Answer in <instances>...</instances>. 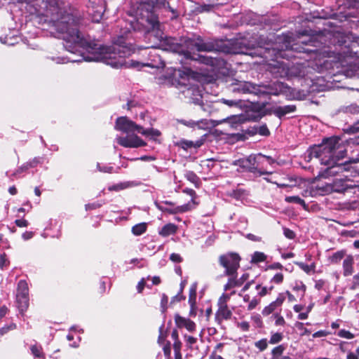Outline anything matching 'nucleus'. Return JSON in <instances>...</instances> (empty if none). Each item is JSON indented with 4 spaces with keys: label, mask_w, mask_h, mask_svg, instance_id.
<instances>
[{
    "label": "nucleus",
    "mask_w": 359,
    "mask_h": 359,
    "mask_svg": "<svg viewBox=\"0 0 359 359\" xmlns=\"http://www.w3.org/2000/svg\"><path fill=\"white\" fill-rule=\"evenodd\" d=\"M55 27L67 44L78 45L92 54V56L86 57L88 61H104L115 68H121L123 66L135 68L149 66V64H142L134 60H131L129 65H127L125 58L135 53V47L123 36H118L113 46H104L86 41L73 21L69 22L63 20H58L55 22Z\"/></svg>",
    "instance_id": "f257e3e1"
},
{
    "label": "nucleus",
    "mask_w": 359,
    "mask_h": 359,
    "mask_svg": "<svg viewBox=\"0 0 359 359\" xmlns=\"http://www.w3.org/2000/svg\"><path fill=\"white\" fill-rule=\"evenodd\" d=\"M140 26L145 29V38L149 41L148 46L144 48H156L161 46H164L165 50L182 53L184 55L186 51L184 50L183 46L177 43L176 39L163 36L158 16L154 12L147 10L144 13L141 11L140 17L136 20L135 25L131 24L135 30L140 29Z\"/></svg>",
    "instance_id": "f03ea898"
},
{
    "label": "nucleus",
    "mask_w": 359,
    "mask_h": 359,
    "mask_svg": "<svg viewBox=\"0 0 359 359\" xmlns=\"http://www.w3.org/2000/svg\"><path fill=\"white\" fill-rule=\"evenodd\" d=\"M336 141L337 136H332L324 138L320 144L310 146L304 154L305 161L310 162L315 158L319 159L322 165L332 163Z\"/></svg>",
    "instance_id": "7ed1b4c3"
},
{
    "label": "nucleus",
    "mask_w": 359,
    "mask_h": 359,
    "mask_svg": "<svg viewBox=\"0 0 359 359\" xmlns=\"http://www.w3.org/2000/svg\"><path fill=\"white\" fill-rule=\"evenodd\" d=\"M243 91L253 93L259 97H271V96L287 95L290 91V87L286 83L279 81L261 84L247 82L244 84Z\"/></svg>",
    "instance_id": "20e7f679"
},
{
    "label": "nucleus",
    "mask_w": 359,
    "mask_h": 359,
    "mask_svg": "<svg viewBox=\"0 0 359 359\" xmlns=\"http://www.w3.org/2000/svg\"><path fill=\"white\" fill-rule=\"evenodd\" d=\"M188 46L194 48L198 52H221L226 54H236L237 52L230 46L222 40L211 39L204 41L200 36L195 39H189L187 41Z\"/></svg>",
    "instance_id": "39448f33"
},
{
    "label": "nucleus",
    "mask_w": 359,
    "mask_h": 359,
    "mask_svg": "<svg viewBox=\"0 0 359 359\" xmlns=\"http://www.w3.org/2000/svg\"><path fill=\"white\" fill-rule=\"evenodd\" d=\"M358 162H359V158H352L343 163H339L334 161L332 163L327 165V168L324 170L319 172L318 176L314 177L313 180H318V177L328 178L330 177L340 175V174L344 172H349L351 169L355 171V168L352 167L351 164Z\"/></svg>",
    "instance_id": "423d86ee"
},
{
    "label": "nucleus",
    "mask_w": 359,
    "mask_h": 359,
    "mask_svg": "<svg viewBox=\"0 0 359 359\" xmlns=\"http://www.w3.org/2000/svg\"><path fill=\"white\" fill-rule=\"evenodd\" d=\"M240 256L233 252H229L219 256V264L224 268V275L233 276L237 274V270L240 267Z\"/></svg>",
    "instance_id": "0eeeda50"
},
{
    "label": "nucleus",
    "mask_w": 359,
    "mask_h": 359,
    "mask_svg": "<svg viewBox=\"0 0 359 359\" xmlns=\"http://www.w3.org/2000/svg\"><path fill=\"white\" fill-rule=\"evenodd\" d=\"M252 161L257 163V166L253 168L257 170L260 175H271L274 172L273 170H269L266 168L268 165L273 166L276 163V161L271 156L259 154L256 157L252 158L250 156L249 158L242 162L251 164Z\"/></svg>",
    "instance_id": "6e6552de"
},
{
    "label": "nucleus",
    "mask_w": 359,
    "mask_h": 359,
    "mask_svg": "<svg viewBox=\"0 0 359 359\" xmlns=\"http://www.w3.org/2000/svg\"><path fill=\"white\" fill-rule=\"evenodd\" d=\"M152 4V6L151 7L149 4L147 3H142L140 5V6L137 8V20L140 17V13L141 11L142 13H145V11L149 10L152 11L153 8H168L172 14L173 16L171 18V19H176L178 18L179 14L177 13V9L172 7L170 4V0H149Z\"/></svg>",
    "instance_id": "1a4fd4ad"
},
{
    "label": "nucleus",
    "mask_w": 359,
    "mask_h": 359,
    "mask_svg": "<svg viewBox=\"0 0 359 359\" xmlns=\"http://www.w3.org/2000/svg\"><path fill=\"white\" fill-rule=\"evenodd\" d=\"M115 129L126 133L135 131L139 133V130L142 129V126L136 124L126 116H121L116 120Z\"/></svg>",
    "instance_id": "9d476101"
},
{
    "label": "nucleus",
    "mask_w": 359,
    "mask_h": 359,
    "mask_svg": "<svg viewBox=\"0 0 359 359\" xmlns=\"http://www.w3.org/2000/svg\"><path fill=\"white\" fill-rule=\"evenodd\" d=\"M117 143L126 148H137L144 147L147 144L136 135L118 137L116 139Z\"/></svg>",
    "instance_id": "9b49d317"
},
{
    "label": "nucleus",
    "mask_w": 359,
    "mask_h": 359,
    "mask_svg": "<svg viewBox=\"0 0 359 359\" xmlns=\"http://www.w3.org/2000/svg\"><path fill=\"white\" fill-rule=\"evenodd\" d=\"M196 57L192 56L191 53L188 50H186V53H184V57L187 59H191L192 60L198 61L202 64H205L212 67H215L219 64V61L216 57L205 56L200 54L196 55Z\"/></svg>",
    "instance_id": "f8f14e48"
},
{
    "label": "nucleus",
    "mask_w": 359,
    "mask_h": 359,
    "mask_svg": "<svg viewBox=\"0 0 359 359\" xmlns=\"http://www.w3.org/2000/svg\"><path fill=\"white\" fill-rule=\"evenodd\" d=\"M175 323L178 328H185L189 332H194L196 330V323L190 320L180 316L179 314L175 315Z\"/></svg>",
    "instance_id": "ddd939ff"
},
{
    "label": "nucleus",
    "mask_w": 359,
    "mask_h": 359,
    "mask_svg": "<svg viewBox=\"0 0 359 359\" xmlns=\"http://www.w3.org/2000/svg\"><path fill=\"white\" fill-rule=\"evenodd\" d=\"M248 278V273H243L239 278H236V274L233 276H229L227 283L224 286V290L226 291L231 288L241 286Z\"/></svg>",
    "instance_id": "4468645a"
},
{
    "label": "nucleus",
    "mask_w": 359,
    "mask_h": 359,
    "mask_svg": "<svg viewBox=\"0 0 359 359\" xmlns=\"http://www.w3.org/2000/svg\"><path fill=\"white\" fill-rule=\"evenodd\" d=\"M232 311L227 305H218V309L215 313V320L219 323L223 320H229L231 318Z\"/></svg>",
    "instance_id": "2eb2a0df"
},
{
    "label": "nucleus",
    "mask_w": 359,
    "mask_h": 359,
    "mask_svg": "<svg viewBox=\"0 0 359 359\" xmlns=\"http://www.w3.org/2000/svg\"><path fill=\"white\" fill-rule=\"evenodd\" d=\"M297 110V107L294 104H289L285 106H279L273 109V114L281 119L286 114L294 112Z\"/></svg>",
    "instance_id": "dca6fc26"
},
{
    "label": "nucleus",
    "mask_w": 359,
    "mask_h": 359,
    "mask_svg": "<svg viewBox=\"0 0 359 359\" xmlns=\"http://www.w3.org/2000/svg\"><path fill=\"white\" fill-rule=\"evenodd\" d=\"M354 265V257L351 255L345 257L342 263L343 275L346 277L353 274Z\"/></svg>",
    "instance_id": "f3484780"
},
{
    "label": "nucleus",
    "mask_w": 359,
    "mask_h": 359,
    "mask_svg": "<svg viewBox=\"0 0 359 359\" xmlns=\"http://www.w3.org/2000/svg\"><path fill=\"white\" fill-rule=\"evenodd\" d=\"M340 138L337 137V144L334 148V151L333 152V161H334L338 162L340 159L344 158L346 155L347 151L345 148V146L344 144H341L340 143Z\"/></svg>",
    "instance_id": "a211bd4d"
},
{
    "label": "nucleus",
    "mask_w": 359,
    "mask_h": 359,
    "mask_svg": "<svg viewBox=\"0 0 359 359\" xmlns=\"http://www.w3.org/2000/svg\"><path fill=\"white\" fill-rule=\"evenodd\" d=\"M302 43H305L306 46H307V47L302 48V52L307 53H318V49L317 48V47H318V46L317 45V43H318V41H316L315 38H311L307 43L304 41H302Z\"/></svg>",
    "instance_id": "6ab92c4d"
},
{
    "label": "nucleus",
    "mask_w": 359,
    "mask_h": 359,
    "mask_svg": "<svg viewBox=\"0 0 359 359\" xmlns=\"http://www.w3.org/2000/svg\"><path fill=\"white\" fill-rule=\"evenodd\" d=\"M204 143L203 140H197L196 142L192 141L181 140L179 142H177V145L182 147L184 150H187L188 149L194 147L199 148Z\"/></svg>",
    "instance_id": "aec40b11"
},
{
    "label": "nucleus",
    "mask_w": 359,
    "mask_h": 359,
    "mask_svg": "<svg viewBox=\"0 0 359 359\" xmlns=\"http://www.w3.org/2000/svg\"><path fill=\"white\" fill-rule=\"evenodd\" d=\"M285 346L283 344L274 347L271 351V359H292L288 355H283V353L285 351Z\"/></svg>",
    "instance_id": "412c9836"
},
{
    "label": "nucleus",
    "mask_w": 359,
    "mask_h": 359,
    "mask_svg": "<svg viewBox=\"0 0 359 359\" xmlns=\"http://www.w3.org/2000/svg\"><path fill=\"white\" fill-rule=\"evenodd\" d=\"M138 185L137 183L133 184V182H120L118 183H116L113 185H110L108 187V190L109 191H120L121 190L126 189L128 187H130L132 186H137Z\"/></svg>",
    "instance_id": "4be33fe9"
},
{
    "label": "nucleus",
    "mask_w": 359,
    "mask_h": 359,
    "mask_svg": "<svg viewBox=\"0 0 359 359\" xmlns=\"http://www.w3.org/2000/svg\"><path fill=\"white\" fill-rule=\"evenodd\" d=\"M16 302L19 311L22 313L27 311L29 306V296L16 295Z\"/></svg>",
    "instance_id": "5701e85b"
},
{
    "label": "nucleus",
    "mask_w": 359,
    "mask_h": 359,
    "mask_svg": "<svg viewBox=\"0 0 359 359\" xmlns=\"http://www.w3.org/2000/svg\"><path fill=\"white\" fill-rule=\"evenodd\" d=\"M177 231V226L174 224H167L164 225L159 231V234L163 237H167L170 235L175 234Z\"/></svg>",
    "instance_id": "b1692460"
},
{
    "label": "nucleus",
    "mask_w": 359,
    "mask_h": 359,
    "mask_svg": "<svg viewBox=\"0 0 359 359\" xmlns=\"http://www.w3.org/2000/svg\"><path fill=\"white\" fill-rule=\"evenodd\" d=\"M16 295L29 296V287L26 280H20L18 282Z\"/></svg>",
    "instance_id": "393cba45"
},
{
    "label": "nucleus",
    "mask_w": 359,
    "mask_h": 359,
    "mask_svg": "<svg viewBox=\"0 0 359 359\" xmlns=\"http://www.w3.org/2000/svg\"><path fill=\"white\" fill-rule=\"evenodd\" d=\"M197 203L194 198H191L190 201L182 205L177 206V214L184 213L191 210L195 208Z\"/></svg>",
    "instance_id": "a878e982"
},
{
    "label": "nucleus",
    "mask_w": 359,
    "mask_h": 359,
    "mask_svg": "<svg viewBox=\"0 0 359 359\" xmlns=\"http://www.w3.org/2000/svg\"><path fill=\"white\" fill-rule=\"evenodd\" d=\"M266 258L267 256L264 252L256 251L252 255L251 262L255 264L263 262L266 260Z\"/></svg>",
    "instance_id": "bb28decb"
},
{
    "label": "nucleus",
    "mask_w": 359,
    "mask_h": 359,
    "mask_svg": "<svg viewBox=\"0 0 359 359\" xmlns=\"http://www.w3.org/2000/svg\"><path fill=\"white\" fill-rule=\"evenodd\" d=\"M346 250H341L334 252L330 258L332 264H338L342 259L346 257Z\"/></svg>",
    "instance_id": "cd10ccee"
},
{
    "label": "nucleus",
    "mask_w": 359,
    "mask_h": 359,
    "mask_svg": "<svg viewBox=\"0 0 359 359\" xmlns=\"http://www.w3.org/2000/svg\"><path fill=\"white\" fill-rule=\"evenodd\" d=\"M139 133L144 135V136H151V137H159L161 135V132L154 128H149L144 129L142 126V129L139 130Z\"/></svg>",
    "instance_id": "c85d7f7f"
},
{
    "label": "nucleus",
    "mask_w": 359,
    "mask_h": 359,
    "mask_svg": "<svg viewBox=\"0 0 359 359\" xmlns=\"http://www.w3.org/2000/svg\"><path fill=\"white\" fill-rule=\"evenodd\" d=\"M147 230L146 223H140L135 224L132 228V232L135 236H140L144 233Z\"/></svg>",
    "instance_id": "c756f323"
},
{
    "label": "nucleus",
    "mask_w": 359,
    "mask_h": 359,
    "mask_svg": "<svg viewBox=\"0 0 359 359\" xmlns=\"http://www.w3.org/2000/svg\"><path fill=\"white\" fill-rule=\"evenodd\" d=\"M341 111L346 114H359V106L356 104H351L348 106H344Z\"/></svg>",
    "instance_id": "7c9ffc66"
},
{
    "label": "nucleus",
    "mask_w": 359,
    "mask_h": 359,
    "mask_svg": "<svg viewBox=\"0 0 359 359\" xmlns=\"http://www.w3.org/2000/svg\"><path fill=\"white\" fill-rule=\"evenodd\" d=\"M350 48L349 53L350 55L354 54L358 55L359 54V36H357L355 38L353 41H351L350 46H348Z\"/></svg>",
    "instance_id": "2f4dec72"
},
{
    "label": "nucleus",
    "mask_w": 359,
    "mask_h": 359,
    "mask_svg": "<svg viewBox=\"0 0 359 359\" xmlns=\"http://www.w3.org/2000/svg\"><path fill=\"white\" fill-rule=\"evenodd\" d=\"M30 350H31V353L33 354V355L35 358H44V354L42 351V348L41 346H38L36 344L32 345L30 347Z\"/></svg>",
    "instance_id": "473e14b6"
},
{
    "label": "nucleus",
    "mask_w": 359,
    "mask_h": 359,
    "mask_svg": "<svg viewBox=\"0 0 359 359\" xmlns=\"http://www.w3.org/2000/svg\"><path fill=\"white\" fill-rule=\"evenodd\" d=\"M285 201L287 203H297V204L302 205L303 206L306 205L305 201L297 196H287V197H285Z\"/></svg>",
    "instance_id": "72a5a7b5"
},
{
    "label": "nucleus",
    "mask_w": 359,
    "mask_h": 359,
    "mask_svg": "<svg viewBox=\"0 0 359 359\" xmlns=\"http://www.w3.org/2000/svg\"><path fill=\"white\" fill-rule=\"evenodd\" d=\"M257 134L262 136L268 137L271 135V132L268 128L266 124H263L262 126H257Z\"/></svg>",
    "instance_id": "f704fd0d"
},
{
    "label": "nucleus",
    "mask_w": 359,
    "mask_h": 359,
    "mask_svg": "<svg viewBox=\"0 0 359 359\" xmlns=\"http://www.w3.org/2000/svg\"><path fill=\"white\" fill-rule=\"evenodd\" d=\"M283 335L280 332L272 333L269 340V343L271 344H276L282 341Z\"/></svg>",
    "instance_id": "c9c22d12"
},
{
    "label": "nucleus",
    "mask_w": 359,
    "mask_h": 359,
    "mask_svg": "<svg viewBox=\"0 0 359 359\" xmlns=\"http://www.w3.org/2000/svg\"><path fill=\"white\" fill-rule=\"evenodd\" d=\"M295 264L306 273H309L311 271L314 270L315 269V265L313 264L311 265L306 264L303 262H296Z\"/></svg>",
    "instance_id": "e433bc0d"
},
{
    "label": "nucleus",
    "mask_w": 359,
    "mask_h": 359,
    "mask_svg": "<svg viewBox=\"0 0 359 359\" xmlns=\"http://www.w3.org/2000/svg\"><path fill=\"white\" fill-rule=\"evenodd\" d=\"M255 346L259 349V351H264L268 346V341L266 339H262L255 343Z\"/></svg>",
    "instance_id": "4c0bfd02"
},
{
    "label": "nucleus",
    "mask_w": 359,
    "mask_h": 359,
    "mask_svg": "<svg viewBox=\"0 0 359 359\" xmlns=\"http://www.w3.org/2000/svg\"><path fill=\"white\" fill-rule=\"evenodd\" d=\"M196 284H194L189 291V302L191 304V306L192 307L194 305V301L196 299Z\"/></svg>",
    "instance_id": "58836bf2"
},
{
    "label": "nucleus",
    "mask_w": 359,
    "mask_h": 359,
    "mask_svg": "<svg viewBox=\"0 0 359 359\" xmlns=\"http://www.w3.org/2000/svg\"><path fill=\"white\" fill-rule=\"evenodd\" d=\"M284 276L282 273H276L270 280L271 283L280 285L283 282Z\"/></svg>",
    "instance_id": "ea45409f"
},
{
    "label": "nucleus",
    "mask_w": 359,
    "mask_h": 359,
    "mask_svg": "<svg viewBox=\"0 0 359 359\" xmlns=\"http://www.w3.org/2000/svg\"><path fill=\"white\" fill-rule=\"evenodd\" d=\"M233 294H235V291H233L230 294L223 293L218 300L217 305H227V302L230 299L231 295Z\"/></svg>",
    "instance_id": "a19ab883"
},
{
    "label": "nucleus",
    "mask_w": 359,
    "mask_h": 359,
    "mask_svg": "<svg viewBox=\"0 0 359 359\" xmlns=\"http://www.w3.org/2000/svg\"><path fill=\"white\" fill-rule=\"evenodd\" d=\"M311 189H313L314 187H316V194L324 195L327 191H329V188H327V187H318V185L315 186V183L316 181H311Z\"/></svg>",
    "instance_id": "79ce46f5"
},
{
    "label": "nucleus",
    "mask_w": 359,
    "mask_h": 359,
    "mask_svg": "<svg viewBox=\"0 0 359 359\" xmlns=\"http://www.w3.org/2000/svg\"><path fill=\"white\" fill-rule=\"evenodd\" d=\"M346 132L349 134L359 133V120L355 122L353 125L348 126L346 129Z\"/></svg>",
    "instance_id": "37998d69"
},
{
    "label": "nucleus",
    "mask_w": 359,
    "mask_h": 359,
    "mask_svg": "<svg viewBox=\"0 0 359 359\" xmlns=\"http://www.w3.org/2000/svg\"><path fill=\"white\" fill-rule=\"evenodd\" d=\"M337 335L339 337H341V338H345V339H351L353 338H354V334L353 333H351L350 331L348 330H340L338 333H337Z\"/></svg>",
    "instance_id": "c03bdc74"
},
{
    "label": "nucleus",
    "mask_w": 359,
    "mask_h": 359,
    "mask_svg": "<svg viewBox=\"0 0 359 359\" xmlns=\"http://www.w3.org/2000/svg\"><path fill=\"white\" fill-rule=\"evenodd\" d=\"M213 7L214 6L212 4H203L197 6L196 8V11L199 13L209 12L212 9Z\"/></svg>",
    "instance_id": "a18cd8bd"
},
{
    "label": "nucleus",
    "mask_w": 359,
    "mask_h": 359,
    "mask_svg": "<svg viewBox=\"0 0 359 359\" xmlns=\"http://www.w3.org/2000/svg\"><path fill=\"white\" fill-rule=\"evenodd\" d=\"M306 289V285L302 281H296L294 283V285L293 286V290L294 291H299V290H301L303 292V295L305 293Z\"/></svg>",
    "instance_id": "49530a36"
},
{
    "label": "nucleus",
    "mask_w": 359,
    "mask_h": 359,
    "mask_svg": "<svg viewBox=\"0 0 359 359\" xmlns=\"http://www.w3.org/2000/svg\"><path fill=\"white\" fill-rule=\"evenodd\" d=\"M255 289H256V290H257V292H258L257 294L259 297H264V296L266 295L267 294H269L268 287L266 286L262 287L261 285L258 284L256 285Z\"/></svg>",
    "instance_id": "de8ad7c7"
},
{
    "label": "nucleus",
    "mask_w": 359,
    "mask_h": 359,
    "mask_svg": "<svg viewBox=\"0 0 359 359\" xmlns=\"http://www.w3.org/2000/svg\"><path fill=\"white\" fill-rule=\"evenodd\" d=\"M184 340L186 341V344H187V346L189 347V348H191L192 346L196 343L197 341V339L194 337H191V336H188L187 334H185L184 336Z\"/></svg>",
    "instance_id": "09e8293b"
},
{
    "label": "nucleus",
    "mask_w": 359,
    "mask_h": 359,
    "mask_svg": "<svg viewBox=\"0 0 359 359\" xmlns=\"http://www.w3.org/2000/svg\"><path fill=\"white\" fill-rule=\"evenodd\" d=\"M252 321L255 323L256 327H259L262 325V318L259 314H254L251 317Z\"/></svg>",
    "instance_id": "8fccbe9b"
},
{
    "label": "nucleus",
    "mask_w": 359,
    "mask_h": 359,
    "mask_svg": "<svg viewBox=\"0 0 359 359\" xmlns=\"http://www.w3.org/2000/svg\"><path fill=\"white\" fill-rule=\"evenodd\" d=\"M359 287V273L353 276L352 284L350 286V289L355 290Z\"/></svg>",
    "instance_id": "3c124183"
},
{
    "label": "nucleus",
    "mask_w": 359,
    "mask_h": 359,
    "mask_svg": "<svg viewBox=\"0 0 359 359\" xmlns=\"http://www.w3.org/2000/svg\"><path fill=\"white\" fill-rule=\"evenodd\" d=\"M259 299H258L257 297H254L248 303V310L252 311L254 309L256 308V306L259 304Z\"/></svg>",
    "instance_id": "603ef678"
},
{
    "label": "nucleus",
    "mask_w": 359,
    "mask_h": 359,
    "mask_svg": "<svg viewBox=\"0 0 359 359\" xmlns=\"http://www.w3.org/2000/svg\"><path fill=\"white\" fill-rule=\"evenodd\" d=\"M283 234L288 239H294L295 237L294 232L292 230L286 227L283 228Z\"/></svg>",
    "instance_id": "864d4df0"
},
{
    "label": "nucleus",
    "mask_w": 359,
    "mask_h": 359,
    "mask_svg": "<svg viewBox=\"0 0 359 359\" xmlns=\"http://www.w3.org/2000/svg\"><path fill=\"white\" fill-rule=\"evenodd\" d=\"M163 328L164 325H161V326L159 327V335L158 337V342L160 344H162L164 343V341L165 339L166 335L163 334Z\"/></svg>",
    "instance_id": "5fc2aeb1"
},
{
    "label": "nucleus",
    "mask_w": 359,
    "mask_h": 359,
    "mask_svg": "<svg viewBox=\"0 0 359 359\" xmlns=\"http://www.w3.org/2000/svg\"><path fill=\"white\" fill-rule=\"evenodd\" d=\"M266 105V103H262V106L259 107L257 109L256 111L259 113V114L258 116V118H261L262 117L264 116L265 115H266L268 114L267 111L264 110Z\"/></svg>",
    "instance_id": "6e6d98bb"
},
{
    "label": "nucleus",
    "mask_w": 359,
    "mask_h": 359,
    "mask_svg": "<svg viewBox=\"0 0 359 359\" xmlns=\"http://www.w3.org/2000/svg\"><path fill=\"white\" fill-rule=\"evenodd\" d=\"M285 300V293H279L276 299L274 301L278 307H280L284 301Z\"/></svg>",
    "instance_id": "4d7b16f0"
},
{
    "label": "nucleus",
    "mask_w": 359,
    "mask_h": 359,
    "mask_svg": "<svg viewBox=\"0 0 359 359\" xmlns=\"http://www.w3.org/2000/svg\"><path fill=\"white\" fill-rule=\"evenodd\" d=\"M346 1V5L348 8H358L359 7V0H345Z\"/></svg>",
    "instance_id": "13d9d810"
},
{
    "label": "nucleus",
    "mask_w": 359,
    "mask_h": 359,
    "mask_svg": "<svg viewBox=\"0 0 359 359\" xmlns=\"http://www.w3.org/2000/svg\"><path fill=\"white\" fill-rule=\"evenodd\" d=\"M295 325L299 330H303V333L302 334V335H306V334H309L311 333V331L309 329L305 328L304 327L303 323L297 322V323H296Z\"/></svg>",
    "instance_id": "bf43d9fd"
},
{
    "label": "nucleus",
    "mask_w": 359,
    "mask_h": 359,
    "mask_svg": "<svg viewBox=\"0 0 359 359\" xmlns=\"http://www.w3.org/2000/svg\"><path fill=\"white\" fill-rule=\"evenodd\" d=\"M9 262L6 259V255L5 253L0 255V269H3L4 266H6Z\"/></svg>",
    "instance_id": "052dcab7"
},
{
    "label": "nucleus",
    "mask_w": 359,
    "mask_h": 359,
    "mask_svg": "<svg viewBox=\"0 0 359 359\" xmlns=\"http://www.w3.org/2000/svg\"><path fill=\"white\" fill-rule=\"evenodd\" d=\"M102 206V203L99 202H94L92 203H88L86 205V210H94L97 209Z\"/></svg>",
    "instance_id": "680f3d73"
},
{
    "label": "nucleus",
    "mask_w": 359,
    "mask_h": 359,
    "mask_svg": "<svg viewBox=\"0 0 359 359\" xmlns=\"http://www.w3.org/2000/svg\"><path fill=\"white\" fill-rule=\"evenodd\" d=\"M15 224L18 227H26L28 226L29 222L27 220L24 219H18L15 220Z\"/></svg>",
    "instance_id": "e2e57ef3"
},
{
    "label": "nucleus",
    "mask_w": 359,
    "mask_h": 359,
    "mask_svg": "<svg viewBox=\"0 0 359 359\" xmlns=\"http://www.w3.org/2000/svg\"><path fill=\"white\" fill-rule=\"evenodd\" d=\"M170 259L173 262L180 263L182 261V258L177 253H172L170 256Z\"/></svg>",
    "instance_id": "0e129e2a"
},
{
    "label": "nucleus",
    "mask_w": 359,
    "mask_h": 359,
    "mask_svg": "<svg viewBox=\"0 0 359 359\" xmlns=\"http://www.w3.org/2000/svg\"><path fill=\"white\" fill-rule=\"evenodd\" d=\"M283 269V266L279 262H274L267 266V269H269V270H276V269L281 270Z\"/></svg>",
    "instance_id": "69168bd1"
},
{
    "label": "nucleus",
    "mask_w": 359,
    "mask_h": 359,
    "mask_svg": "<svg viewBox=\"0 0 359 359\" xmlns=\"http://www.w3.org/2000/svg\"><path fill=\"white\" fill-rule=\"evenodd\" d=\"M246 238L252 241L255 242H260L262 241V238L257 236H255L252 233H248L246 235Z\"/></svg>",
    "instance_id": "338daca9"
},
{
    "label": "nucleus",
    "mask_w": 359,
    "mask_h": 359,
    "mask_svg": "<svg viewBox=\"0 0 359 359\" xmlns=\"http://www.w3.org/2000/svg\"><path fill=\"white\" fill-rule=\"evenodd\" d=\"M285 323V321L283 317L278 314H276L275 324L276 325H283Z\"/></svg>",
    "instance_id": "774afa93"
}]
</instances>
